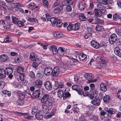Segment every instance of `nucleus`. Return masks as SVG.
I'll return each mask as SVG.
<instances>
[{
	"label": "nucleus",
	"mask_w": 121,
	"mask_h": 121,
	"mask_svg": "<svg viewBox=\"0 0 121 121\" xmlns=\"http://www.w3.org/2000/svg\"><path fill=\"white\" fill-rule=\"evenodd\" d=\"M80 24L79 23H76L72 24V30H78L79 28V26Z\"/></svg>",
	"instance_id": "nucleus-26"
},
{
	"label": "nucleus",
	"mask_w": 121,
	"mask_h": 121,
	"mask_svg": "<svg viewBox=\"0 0 121 121\" xmlns=\"http://www.w3.org/2000/svg\"><path fill=\"white\" fill-rule=\"evenodd\" d=\"M55 112L54 110H53L51 111L49 114L47 115V117L48 118H50L52 116L54 115Z\"/></svg>",
	"instance_id": "nucleus-43"
},
{
	"label": "nucleus",
	"mask_w": 121,
	"mask_h": 121,
	"mask_svg": "<svg viewBox=\"0 0 121 121\" xmlns=\"http://www.w3.org/2000/svg\"><path fill=\"white\" fill-rule=\"evenodd\" d=\"M110 58L111 61L113 62L116 61L117 59L115 56H111Z\"/></svg>",
	"instance_id": "nucleus-64"
},
{
	"label": "nucleus",
	"mask_w": 121,
	"mask_h": 121,
	"mask_svg": "<svg viewBox=\"0 0 121 121\" xmlns=\"http://www.w3.org/2000/svg\"><path fill=\"white\" fill-rule=\"evenodd\" d=\"M68 59L72 61V62H73V65L75 64V63L77 61V59H74L73 58H70L69 57L67 58V60H68Z\"/></svg>",
	"instance_id": "nucleus-48"
},
{
	"label": "nucleus",
	"mask_w": 121,
	"mask_h": 121,
	"mask_svg": "<svg viewBox=\"0 0 121 121\" xmlns=\"http://www.w3.org/2000/svg\"><path fill=\"white\" fill-rule=\"evenodd\" d=\"M38 44L40 45L41 46H42L43 48L44 49H46L47 48L48 45L46 43H43L41 42H39L38 43Z\"/></svg>",
	"instance_id": "nucleus-37"
},
{
	"label": "nucleus",
	"mask_w": 121,
	"mask_h": 121,
	"mask_svg": "<svg viewBox=\"0 0 121 121\" xmlns=\"http://www.w3.org/2000/svg\"><path fill=\"white\" fill-rule=\"evenodd\" d=\"M92 34L91 33H88L85 34L84 36V38L87 39L88 38H91L92 36Z\"/></svg>",
	"instance_id": "nucleus-40"
},
{
	"label": "nucleus",
	"mask_w": 121,
	"mask_h": 121,
	"mask_svg": "<svg viewBox=\"0 0 121 121\" xmlns=\"http://www.w3.org/2000/svg\"><path fill=\"white\" fill-rule=\"evenodd\" d=\"M71 95V94L69 92H65L64 94L63 97V99H66L67 97H68Z\"/></svg>",
	"instance_id": "nucleus-41"
},
{
	"label": "nucleus",
	"mask_w": 121,
	"mask_h": 121,
	"mask_svg": "<svg viewBox=\"0 0 121 121\" xmlns=\"http://www.w3.org/2000/svg\"><path fill=\"white\" fill-rule=\"evenodd\" d=\"M57 94L59 98H61L63 97L64 94L62 90H59L57 92Z\"/></svg>",
	"instance_id": "nucleus-28"
},
{
	"label": "nucleus",
	"mask_w": 121,
	"mask_h": 121,
	"mask_svg": "<svg viewBox=\"0 0 121 121\" xmlns=\"http://www.w3.org/2000/svg\"><path fill=\"white\" fill-rule=\"evenodd\" d=\"M72 9L71 6L70 5H68L66 7L65 9V11L67 13L70 11Z\"/></svg>",
	"instance_id": "nucleus-38"
},
{
	"label": "nucleus",
	"mask_w": 121,
	"mask_h": 121,
	"mask_svg": "<svg viewBox=\"0 0 121 121\" xmlns=\"http://www.w3.org/2000/svg\"><path fill=\"white\" fill-rule=\"evenodd\" d=\"M88 107L89 110H93L95 109V106L93 105H89L88 106Z\"/></svg>",
	"instance_id": "nucleus-60"
},
{
	"label": "nucleus",
	"mask_w": 121,
	"mask_h": 121,
	"mask_svg": "<svg viewBox=\"0 0 121 121\" xmlns=\"http://www.w3.org/2000/svg\"><path fill=\"white\" fill-rule=\"evenodd\" d=\"M43 111L44 112H47L48 109V105L46 104H43L42 105Z\"/></svg>",
	"instance_id": "nucleus-32"
},
{
	"label": "nucleus",
	"mask_w": 121,
	"mask_h": 121,
	"mask_svg": "<svg viewBox=\"0 0 121 121\" xmlns=\"http://www.w3.org/2000/svg\"><path fill=\"white\" fill-rule=\"evenodd\" d=\"M107 84L104 83H102L100 86L101 90L104 92L107 89Z\"/></svg>",
	"instance_id": "nucleus-23"
},
{
	"label": "nucleus",
	"mask_w": 121,
	"mask_h": 121,
	"mask_svg": "<svg viewBox=\"0 0 121 121\" xmlns=\"http://www.w3.org/2000/svg\"><path fill=\"white\" fill-rule=\"evenodd\" d=\"M45 88L48 91H50L52 89V84L49 81H47L44 83Z\"/></svg>",
	"instance_id": "nucleus-6"
},
{
	"label": "nucleus",
	"mask_w": 121,
	"mask_h": 121,
	"mask_svg": "<svg viewBox=\"0 0 121 121\" xmlns=\"http://www.w3.org/2000/svg\"><path fill=\"white\" fill-rule=\"evenodd\" d=\"M40 61L38 59H37L33 63L32 66L35 68L37 67L39 64L40 63Z\"/></svg>",
	"instance_id": "nucleus-20"
},
{
	"label": "nucleus",
	"mask_w": 121,
	"mask_h": 121,
	"mask_svg": "<svg viewBox=\"0 0 121 121\" xmlns=\"http://www.w3.org/2000/svg\"><path fill=\"white\" fill-rule=\"evenodd\" d=\"M94 11L95 13V18L100 17L102 15V13H103L102 11L97 9H94Z\"/></svg>",
	"instance_id": "nucleus-9"
},
{
	"label": "nucleus",
	"mask_w": 121,
	"mask_h": 121,
	"mask_svg": "<svg viewBox=\"0 0 121 121\" xmlns=\"http://www.w3.org/2000/svg\"><path fill=\"white\" fill-rule=\"evenodd\" d=\"M72 88L73 89L77 91L78 94L82 95L83 93V90L80 88L79 86L77 85H74L72 87Z\"/></svg>",
	"instance_id": "nucleus-4"
},
{
	"label": "nucleus",
	"mask_w": 121,
	"mask_h": 121,
	"mask_svg": "<svg viewBox=\"0 0 121 121\" xmlns=\"http://www.w3.org/2000/svg\"><path fill=\"white\" fill-rule=\"evenodd\" d=\"M79 9L82 11L85 8L86 4L82 2H81L79 4Z\"/></svg>",
	"instance_id": "nucleus-24"
},
{
	"label": "nucleus",
	"mask_w": 121,
	"mask_h": 121,
	"mask_svg": "<svg viewBox=\"0 0 121 121\" xmlns=\"http://www.w3.org/2000/svg\"><path fill=\"white\" fill-rule=\"evenodd\" d=\"M72 24H69L68 26L67 29L69 31L72 30Z\"/></svg>",
	"instance_id": "nucleus-52"
},
{
	"label": "nucleus",
	"mask_w": 121,
	"mask_h": 121,
	"mask_svg": "<svg viewBox=\"0 0 121 121\" xmlns=\"http://www.w3.org/2000/svg\"><path fill=\"white\" fill-rule=\"evenodd\" d=\"M11 17L12 18L13 22L14 24L17 23L18 21V18H16L14 16H12Z\"/></svg>",
	"instance_id": "nucleus-47"
},
{
	"label": "nucleus",
	"mask_w": 121,
	"mask_h": 121,
	"mask_svg": "<svg viewBox=\"0 0 121 121\" xmlns=\"http://www.w3.org/2000/svg\"><path fill=\"white\" fill-rule=\"evenodd\" d=\"M109 42L111 44H113L115 43L117 45L120 44V40L117 38L116 35L113 34L111 35L109 38Z\"/></svg>",
	"instance_id": "nucleus-1"
},
{
	"label": "nucleus",
	"mask_w": 121,
	"mask_h": 121,
	"mask_svg": "<svg viewBox=\"0 0 121 121\" xmlns=\"http://www.w3.org/2000/svg\"><path fill=\"white\" fill-rule=\"evenodd\" d=\"M110 100V97L109 96L107 95L104 96L103 98L104 101L105 103L108 102Z\"/></svg>",
	"instance_id": "nucleus-35"
},
{
	"label": "nucleus",
	"mask_w": 121,
	"mask_h": 121,
	"mask_svg": "<svg viewBox=\"0 0 121 121\" xmlns=\"http://www.w3.org/2000/svg\"><path fill=\"white\" fill-rule=\"evenodd\" d=\"M103 29V27L99 25H97L95 28V30L97 31H102Z\"/></svg>",
	"instance_id": "nucleus-33"
},
{
	"label": "nucleus",
	"mask_w": 121,
	"mask_h": 121,
	"mask_svg": "<svg viewBox=\"0 0 121 121\" xmlns=\"http://www.w3.org/2000/svg\"><path fill=\"white\" fill-rule=\"evenodd\" d=\"M100 100L99 99L96 98L92 100V103L93 104L98 106L100 104Z\"/></svg>",
	"instance_id": "nucleus-21"
},
{
	"label": "nucleus",
	"mask_w": 121,
	"mask_h": 121,
	"mask_svg": "<svg viewBox=\"0 0 121 121\" xmlns=\"http://www.w3.org/2000/svg\"><path fill=\"white\" fill-rule=\"evenodd\" d=\"M56 25L57 27H60L62 24V23L60 20L57 19L56 21Z\"/></svg>",
	"instance_id": "nucleus-49"
},
{
	"label": "nucleus",
	"mask_w": 121,
	"mask_h": 121,
	"mask_svg": "<svg viewBox=\"0 0 121 121\" xmlns=\"http://www.w3.org/2000/svg\"><path fill=\"white\" fill-rule=\"evenodd\" d=\"M54 37L56 38H62L63 37L64 35L62 33L60 32L57 31L53 34Z\"/></svg>",
	"instance_id": "nucleus-19"
},
{
	"label": "nucleus",
	"mask_w": 121,
	"mask_h": 121,
	"mask_svg": "<svg viewBox=\"0 0 121 121\" xmlns=\"http://www.w3.org/2000/svg\"><path fill=\"white\" fill-rule=\"evenodd\" d=\"M108 113L111 115L114 114L115 113V110L112 108H110L108 109Z\"/></svg>",
	"instance_id": "nucleus-39"
},
{
	"label": "nucleus",
	"mask_w": 121,
	"mask_h": 121,
	"mask_svg": "<svg viewBox=\"0 0 121 121\" xmlns=\"http://www.w3.org/2000/svg\"><path fill=\"white\" fill-rule=\"evenodd\" d=\"M113 20L115 21H117L119 18V16L116 14L114 15L113 17Z\"/></svg>",
	"instance_id": "nucleus-53"
},
{
	"label": "nucleus",
	"mask_w": 121,
	"mask_h": 121,
	"mask_svg": "<svg viewBox=\"0 0 121 121\" xmlns=\"http://www.w3.org/2000/svg\"><path fill=\"white\" fill-rule=\"evenodd\" d=\"M79 19L83 21H85L86 20V17L82 13L80 14L79 15Z\"/></svg>",
	"instance_id": "nucleus-31"
},
{
	"label": "nucleus",
	"mask_w": 121,
	"mask_h": 121,
	"mask_svg": "<svg viewBox=\"0 0 121 121\" xmlns=\"http://www.w3.org/2000/svg\"><path fill=\"white\" fill-rule=\"evenodd\" d=\"M6 72V73L8 76V77L11 79L13 77L12 74L13 73V70L12 68H6L5 70Z\"/></svg>",
	"instance_id": "nucleus-8"
},
{
	"label": "nucleus",
	"mask_w": 121,
	"mask_h": 121,
	"mask_svg": "<svg viewBox=\"0 0 121 121\" xmlns=\"http://www.w3.org/2000/svg\"><path fill=\"white\" fill-rule=\"evenodd\" d=\"M100 59L101 62L99 63H96V65L101 67H105L108 62V60L106 59L102 58H100Z\"/></svg>",
	"instance_id": "nucleus-2"
},
{
	"label": "nucleus",
	"mask_w": 121,
	"mask_h": 121,
	"mask_svg": "<svg viewBox=\"0 0 121 121\" xmlns=\"http://www.w3.org/2000/svg\"><path fill=\"white\" fill-rule=\"evenodd\" d=\"M14 113L17 116H22L24 115V114H25V113H21L17 112H15Z\"/></svg>",
	"instance_id": "nucleus-58"
},
{
	"label": "nucleus",
	"mask_w": 121,
	"mask_h": 121,
	"mask_svg": "<svg viewBox=\"0 0 121 121\" xmlns=\"http://www.w3.org/2000/svg\"><path fill=\"white\" fill-rule=\"evenodd\" d=\"M97 9L103 11V13L105 12V9L103 5L100 3H99L97 5Z\"/></svg>",
	"instance_id": "nucleus-17"
},
{
	"label": "nucleus",
	"mask_w": 121,
	"mask_h": 121,
	"mask_svg": "<svg viewBox=\"0 0 121 121\" xmlns=\"http://www.w3.org/2000/svg\"><path fill=\"white\" fill-rule=\"evenodd\" d=\"M40 94V92L39 90H35L32 93L33 96L37 98H39V99H41V97H39V95Z\"/></svg>",
	"instance_id": "nucleus-11"
},
{
	"label": "nucleus",
	"mask_w": 121,
	"mask_h": 121,
	"mask_svg": "<svg viewBox=\"0 0 121 121\" xmlns=\"http://www.w3.org/2000/svg\"><path fill=\"white\" fill-rule=\"evenodd\" d=\"M60 9L58 7L54 9L53 12L55 13L59 14L60 13Z\"/></svg>",
	"instance_id": "nucleus-42"
},
{
	"label": "nucleus",
	"mask_w": 121,
	"mask_h": 121,
	"mask_svg": "<svg viewBox=\"0 0 121 121\" xmlns=\"http://www.w3.org/2000/svg\"><path fill=\"white\" fill-rule=\"evenodd\" d=\"M64 48L62 47L59 48L58 49V52L60 56L63 55L65 53Z\"/></svg>",
	"instance_id": "nucleus-27"
},
{
	"label": "nucleus",
	"mask_w": 121,
	"mask_h": 121,
	"mask_svg": "<svg viewBox=\"0 0 121 121\" xmlns=\"http://www.w3.org/2000/svg\"><path fill=\"white\" fill-rule=\"evenodd\" d=\"M17 25L19 26L22 27L24 25V23L23 22L21 21H18L17 23Z\"/></svg>",
	"instance_id": "nucleus-55"
},
{
	"label": "nucleus",
	"mask_w": 121,
	"mask_h": 121,
	"mask_svg": "<svg viewBox=\"0 0 121 121\" xmlns=\"http://www.w3.org/2000/svg\"><path fill=\"white\" fill-rule=\"evenodd\" d=\"M87 57L86 55L83 54H80L78 56L79 59L81 60H83L85 59Z\"/></svg>",
	"instance_id": "nucleus-29"
},
{
	"label": "nucleus",
	"mask_w": 121,
	"mask_h": 121,
	"mask_svg": "<svg viewBox=\"0 0 121 121\" xmlns=\"http://www.w3.org/2000/svg\"><path fill=\"white\" fill-rule=\"evenodd\" d=\"M37 55L35 53H31L30 55L29 58L32 61H33L37 59Z\"/></svg>",
	"instance_id": "nucleus-22"
},
{
	"label": "nucleus",
	"mask_w": 121,
	"mask_h": 121,
	"mask_svg": "<svg viewBox=\"0 0 121 121\" xmlns=\"http://www.w3.org/2000/svg\"><path fill=\"white\" fill-rule=\"evenodd\" d=\"M17 72L20 74H22V76H20L21 80L23 81L24 80V76L23 74L24 72V68L21 67H17Z\"/></svg>",
	"instance_id": "nucleus-5"
},
{
	"label": "nucleus",
	"mask_w": 121,
	"mask_h": 121,
	"mask_svg": "<svg viewBox=\"0 0 121 121\" xmlns=\"http://www.w3.org/2000/svg\"><path fill=\"white\" fill-rule=\"evenodd\" d=\"M35 117L37 119L39 120H41L43 117V116L41 114V113L39 112L36 114Z\"/></svg>",
	"instance_id": "nucleus-30"
},
{
	"label": "nucleus",
	"mask_w": 121,
	"mask_h": 121,
	"mask_svg": "<svg viewBox=\"0 0 121 121\" xmlns=\"http://www.w3.org/2000/svg\"><path fill=\"white\" fill-rule=\"evenodd\" d=\"M91 43L92 46L95 48L98 49L100 47V45L99 43L94 40H92L91 41Z\"/></svg>",
	"instance_id": "nucleus-12"
},
{
	"label": "nucleus",
	"mask_w": 121,
	"mask_h": 121,
	"mask_svg": "<svg viewBox=\"0 0 121 121\" xmlns=\"http://www.w3.org/2000/svg\"><path fill=\"white\" fill-rule=\"evenodd\" d=\"M2 92L4 94L7 95L9 96H10L11 95V92L10 91H8L7 90L3 91Z\"/></svg>",
	"instance_id": "nucleus-45"
},
{
	"label": "nucleus",
	"mask_w": 121,
	"mask_h": 121,
	"mask_svg": "<svg viewBox=\"0 0 121 121\" xmlns=\"http://www.w3.org/2000/svg\"><path fill=\"white\" fill-rule=\"evenodd\" d=\"M14 7L16 8L17 7H21V4L19 3H17L14 4Z\"/></svg>",
	"instance_id": "nucleus-59"
},
{
	"label": "nucleus",
	"mask_w": 121,
	"mask_h": 121,
	"mask_svg": "<svg viewBox=\"0 0 121 121\" xmlns=\"http://www.w3.org/2000/svg\"><path fill=\"white\" fill-rule=\"evenodd\" d=\"M59 83L57 81L55 82L54 86V88L55 89H58Z\"/></svg>",
	"instance_id": "nucleus-51"
},
{
	"label": "nucleus",
	"mask_w": 121,
	"mask_h": 121,
	"mask_svg": "<svg viewBox=\"0 0 121 121\" xmlns=\"http://www.w3.org/2000/svg\"><path fill=\"white\" fill-rule=\"evenodd\" d=\"M94 75L91 73H86L85 74L84 77L87 80H90L94 78Z\"/></svg>",
	"instance_id": "nucleus-15"
},
{
	"label": "nucleus",
	"mask_w": 121,
	"mask_h": 121,
	"mask_svg": "<svg viewBox=\"0 0 121 121\" xmlns=\"http://www.w3.org/2000/svg\"><path fill=\"white\" fill-rule=\"evenodd\" d=\"M33 84L35 88H39L43 85V82L40 80H37L33 82Z\"/></svg>",
	"instance_id": "nucleus-3"
},
{
	"label": "nucleus",
	"mask_w": 121,
	"mask_h": 121,
	"mask_svg": "<svg viewBox=\"0 0 121 121\" xmlns=\"http://www.w3.org/2000/svg\"><path fill=\"white\" fill-rule=\"evenodd\" d=\"M117 95L119 99H121V89H120L118 90Z\"/></svg>",
	"instance_id": "nucleus-54"
},
{
	"label": "nucleus",
	"mask_w": 121,
	"mask_h": 121,
	"mask_svg": "<svg viewBox=\"0 0 121 121\" xmlns=\"http://www.w3.org/2000/svg\"><path fill=\"white\" fill-rule=\"evenodd\" d=\"M95 20L98 24H101L104 22L103 20L98 18V17L95 18Z\"/></svg>",
	"instance_id": "nucleus-46"
},
{
	"label": "nucleus",
	"mask_w": 121,
	"mask_h": 121,
	"mask_svg": "<svg viewBox=\"0 0 121 121\" xmlns=\"http://www.w3.org/2000/svg\"><path fill=\"white\" fill-rule=\"evenodd\" d=\"M6 72L5 71L2 69H0V78H4L5 77Z\"/></svg>",
	"instance_id": "nucleus-18"
},
{
	"label": "nucleus",
	"mask_w": 121,
	"mask_h": 121,
	"mask_svg": "<svg viewBox=\"0 0 121 121\" xmlns=\"http://www.w3.org/2000/svg\"><path fill=\"white\" fill-rule=\"evenodd\" d=\"M4 81H0V88H3L4 86Z\"/></svg>",
	"instance_id": "nucleus-56"
},
{
	"label": "nucleus",
	"mask_w": 121,
	"mask_h": 121,
	"mask_svg": "<svg viewBox=\"0 0 121 121\" xmlns=\"http://www.w3.org/2000/svg\"><path fill=\"white\" fill-rule=\"evenodd\" d=\"M42 73L41 72H38L37 73L38 77L39 78H41L43 77V75L41 74Z\"/></svg>",
	"instance_id": "nucleus-61"
},
{
	"label": "nucleus",
	"mask_w": 121,
	"mask_h": 121,
	"mask_svg": "<svg viewBox=\"0 0 121 121\" xmlns=\"http://www.w3.org/2000/svg\"><path fill=\"white\" fill-rule=\"evenodd\" d=\"M49 98V95L48 94H45L41 99V102L42 103L46 102L48 101Z\"/></svg>",
	"instance_id": "nucleus-16"
},
{
	"label": "nucleus",
	"mask_w": 121,
	"mask_h": 121,
	"mask_svg": "<svg viewBox=\"0 0 121 121\" xmlns=\"http://www.w3.org/2000/svg\"><path fill=\"white\" fill-rule=\"evenodd\" d=\"M23 99H18L17 101L18 104L20 105H23L24 103V101Z\"/></svg>",
	"instance_id": "nucleus-44"
},
{
	"label": "nucleus",
	"mask_w": 121,
	"mask_h": 121,
	"mask_svg": "<svg viewBox=\"0 0 121 121\" xmlns=\"http://www.w3.org/2000/svg\"><path fill=\"white\" fill-rule=\"evenodd\" d=\"M57 19L58 18H55L54 17H52L50 18V20L52 24H53L54 25L56 23Z\"/></svg>",
	"instance_id": "nucleus-34"
},
{
	"label": "nucleus",
	"mask_w": 121,
	"mask_h": 121,
	"mask_svg": "<svg viewBox=\"0 0 121 121\" xmlns=\"http://www.w3.org/2000/svg\"><path fill=\"white\" fill-rule=\"evenodd\" d=\"M67 58H66V60L65 61V63H66V64L67 65H73V62H72L70 60L67 61Z\"/></svg>",
	"instance_id": "nucleus-57"
},
{
	"label": "nucleus",
	"mask_w": 121,
	"mask_h": 121,
	"mask_svg": "<svg viewBox=\"0 0 121 121\" xmlns=\"http://www.w3.org/2000/svg\"><path fill=\"white\" fill-rule=\"evenodd\" d=\"M114 52L116 55L121 58V49L118 47L115 48Z\"/></svg>",
	"instance_id": "nucleus-14"
},
{
	"label": "nucleus",
	"mask_w": 121,
	"mask_h": 121,
	"mask_svg": "<svg viewBox=\"0 0 121 121\" xmlns=\"http://www.w3.org/2000/svg\"><path fill=\"white\" fill-rule=\"evenodd\" d=\"M9 59V57L7 55L2 54L0 56V61L1 62L6 61Z\"/></svg>",
	"instance_id": "nucleus-10"
},
{
	"label": "nucleus",
	"mask_w": 121,
	"mask_h": 121,
	"mask_svg": "<svg viewBox=\"0 0 121 121\" xmlns=\"http://www.w3.org/2000/svg\"><path fill=\"white\" fill-rule=\"evenodd\" d=\"M63 68L65 71H68V70L69 69V67L67 65L64 64L63 65Z\"/></svg>",
	"instance_id": "nucleus-50"
},
{
	"label": "nucleus",
	"mask_w": 121,
	"mask_h": 121,
	"mask_svg": "<svg viewBox=\"0 0 121 121\" xmlns=\"http://www.w3.org/2000/svg\"><path fill=\"white\" fill-rule=\"evenodd\" d=\"M52 74L53 76L57 75L59 73V68L58 67L54 68L53 70L52 69Z\"/></svg>",
	"instance_id": "nucleus-13"
},
{
	"label": "nucleus",
	"mask_w": 121,
	"mask_h": 121,
	"mask_svg": "<svg viewBox=\"0 0 121 121\" xmlns=\"http://www.w3.org/2000/svg\"><path fill=\"white\" fill-rule=\"evenodd\" d=\"M60 3V1L58 0H57L53 4V6L55 7L57 6Z\"/></svg>",
	"instance_id": "nucleus-63"
},
{
	"label": "nucleus",
	"mask_w": 121,
	"mask_h": 121,
	"mask_svg": "<svg viewBox=\"0 0 121 121\" xmlns=\"http://www.w3.org/2000/svg\"><path fill=\"white\" fill-rule=\"evenodd\" d=\"M51 48L50 50L52 51L53 53L55 54L58 52V50L57 49L56 47L54 45H52L50 46Z\"/></svg>",
	"instance_id": "nucleus-25"
},
{
	"label": "nucleus",
	"mask_w": 121,
	"mask_h": 121,
	"mask_svg": "<svg viewBox=\"0 0 121 121\" xmlns=\"http://www.w3.org/2000/svg\"><path fill=\"white\" fill-rule=\"evenodd\" d=\"M17 95L19 96V99H23L24 98V95L20 91L18 92L17 93Z\"/></svg>",
	"instance_id": "nucleus-36"
},
{
	"label": "nucleus",
	"mask_w": 121,
	"mask_h": 121,
	"mask_svg": "<svg viewBox=\"0 0 121 121\" xmlns=\"http://www.w3.org/2000/svg\"><path fill=\"white\" fill-rule=\"evenodd\" d=\"M58 88H63L64 87V84L63 83L61 82H60L59 83Z\"/></svg>",
	"instance_id": "nucleus-62"
},
{
	"label": "nucleus",
	"mask_w": 121,
	"mask_h": 121,
	"mask_svg": "<svg viewBox=\"0 0 121 121\" xmlns=\"http://www.w3.org/2000/svg\"><path fill=\"white\" fill-rule=\"evenodd\" d=\"M52 69L50 67L45 68L44 69V73L46 75H49L52 74Z\"/></svg>",
	"instance_id": "nucleus-7"
}]
</instances>
